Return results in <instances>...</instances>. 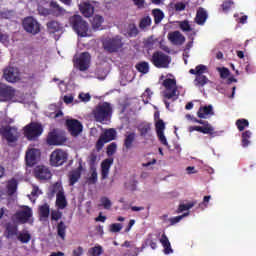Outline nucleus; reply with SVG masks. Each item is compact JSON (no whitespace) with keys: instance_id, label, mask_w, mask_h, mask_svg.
I'll return each instance as SVG.
<instances>
[{"instance_id":"nucleus-52","label":"nucleus","mask_w":256,"mask_h":256,"mask_svg":"<svg viewBox=\"0 0 256 256\" xmlns=\"http://www.w3.org/2000/svg\"><path fill=\"white\" fill-rule=\"evenodd\" d=\"M151 25V17L146 16L140 20L139 27L140 29H146V27H149Z\"/></svg>"},{"instance_id":"nucleus-35","label":"nucleus","mask_w":256,"mask_h":256,"mask_svg":"<svg viewBox=\"0 0 256 256\" xmlns=\"http://www.w3.org/2000/svg\"><path fill=\"white\" fill-rule=\"evenodd\" d=\"M66 233L67 225H65V222L60 221L57 225V235L62 241H65Z\"/></svg>"},{"instance_id":"nucleus-32","label":"nucleus","mask_w":256,"mask_h":256,"mask_svg":"<svg viewBox=\"0 0 256 256\" xmlns=\"http://www.w3.org/2000/svg\"><path fill=\"white\" fill-rule=\"evenodd\" d=\"M197 115L199 119H207V115H215V113L213 112V106L208 105V106L200 107L197 112Z\"/></svg>"},{"instance_id":"nucleus-44","label":"nucleus","mask_w":256,"mask_h":256,"mask_svg":"<svg viewBox=\"0 0 256 256\" xmlns=\"http://www.w3.org/2000/svg\"><path fill=\"white\" fill-rule=\"evenodd\" d=\"M88 255L90 256H101L103 255V247L98 245L90 248L88 250Z\"/></svg>"},{"instance_id":"nucleus-45","label":"nucleus","mask_w":256,"mask_h":256,"mask_svg":"<svg viewBox=\"0 0 256 256\" xmlns=\"http://www.w3.org/2000/svg\"><path fill=\"white\" fill-rule=\"evenodd\" d=\"M236 127L238 131H245L246 127H249V120L244 118L238 119L236 121Z\"/></svg>"},{"instance_id":"nucleus-15","label":"nucleus","mask_w":256,"mask_h":256,"mask_svg":"<svg viewBox=\"0 0 256 256\" xmlns=\"http://www.w3.org/2000/svg\"><path fill=\"white\" fill-rule=\"evenodd\" d=\"M26 165L28 167H33V165H37L41 159V150L37 148H30L26 151Z\"/></svg>"},{"instance_id":"nucleus-38","label":"nucleus","mask_w":256,"mask_h":256,"mask_svg":"<svg viewBox=\"0 0 256 256\" xmlns=\"http://www.w3.org/2000/svg\"><path fill=\"white\" fill-rule=\"evenodd\" d=\"M138 131L141 137H147L151 133V123H144L138 127Z\"/></svg>"},{"instance_id":"nucleus-12","label":"nucleus","mask_w":256,"mask_h":256,"mask_svg":"<svg viewBox=\"0 0 256 256\" xmlns=\"http://www.w3.org/2000/svg\"><path fill=\"white\" fill-rule=\"evenodd\" d=\"M3 78L8 83H17L21 81V72L17 67L8 66L3 70Z\"/></svg>"},{"instance_id":"nucleus-63","label":"nucleus","mask_w":256,"mask_h":256,"mask_svg":"<svg viewBox=\"0 0 256 256\" xmlns=\"http://www.w3.org/2000/svg\"><path fill=\"white\" fill-rule=\"evenodd\" d=\"M83 255V247L79 246L78 248L73 250V256H81Z\"/></svg>"},{"instance_id":"nucleus-7","label":"nucleus","mask_w":256,"mask_h":256,"mask_svg":"<svg viewBox=\"0 0 256 256\" xmlns=\"http://www.w3.org/2000/svg\"><path fill=\"white\" fill-rule=\"evenodd\" d=\"M151 63L157 69H167L171 63V58L161 51H156L152 54Z\"/></svg>"},{"instance_id":"nucleus-16","label":"nucleus","mask_w":256,"mask_h":256,"mask_svg":"<svg viewBox=\"0 0 256 256\" xmlns=\"http://www.w3.org/2000/svg\"><path fill=\"white\" fill-rule=\"evenodd\" d=\"M14 217L20 225H25V223H28L29 219L33 217V210L26 206L23 210L17 211Z\"/></svg>"},{"instance_id":"nucleus-21","label":"nucleus","mask_w":256,"mask_h":256,"mask_svg":"<svg viewBox=\"0 0 256 256\" xmlns=\"http://www.w3.org/2000/svg\"><path fill=\"white\" fill-rule=\"evenodd\" d=\"M67 141L64 136L57 134V132H50L47 136L48 145H63Z\"/></svg>"},{"instance_id":"nucleus-11","label":"nucleus","mask_w":256,"mask_h":256,"mask_svg":"<svg viewBox=\"0 0 256 256\" xmlns=\"http://www.w3.org/2000/svg\"><path fill=\"white\" fill-rule=\"evenodd\" d=\"M52 193L56 194V205L58 209H65L67 207V198H65V192L61 183L57 182L53 185Z\"/></svg>"},{"instance_id":"nucleus-62","label":"nucleus","mask_w":256,"mask_h":256,"mask_svg":"<svg viewBox=\"0 0 256 256\" xmlns=\"http://www.w3.org/2000/svg\"><path fill=\"white\" fill-rule=\"evenodd\" d=\"M185 3L183 2H178L175 4V11H185Z\"/></svg>"},{"instance_id":"nucleus-47","label":"nucleus","mask_w":256,"mask_h":256,"mask_svg":"<svg viewBox=\"0 0 256 256\" xmlns=\"http://www.w3.org/2000/svg\"><path fill=\"white\" fill-rule=\"evenodd\" d=\"M195 207V203L190 202L188 204H180L176 213H183V211H189V209H193Z\"/></svg>"},{"instance_id":"nucleus-17","label":"nucleus","mask_w":256,"mask_h":256,"mask_svg":"<svg viewBox=\"0 0 256 256\" xmlns=\"http://www.w3.org/2000/svg\"><path fill=\"white\" fill-rule=\"evenodd\" d=\"M90 64L91 54H89V52L81 53L79 58L76 60V66L78 67L79 71H87Z\"/></svg>"},{"instance_id":"nucleus-6","label":"nucleus","mask_w":256,"mask_h":256,"mask_svg":"<svg viewBox=\"0 0 256 256\" xmlns=\"http://www.w3.org/2000/svg\"><path fill=\"white\" fill-rule=\"evenodd\" d=\"M43 134V125L37 122H31L24 127V135L29 141H35L37 137Z\"/></svg>"},{"instance_id":"nucleus-54","label":"nucleus","mask_w":256,"mask_h":256,"mask_svg":"<svg viewBox=\"0 0 256 256\" xmlns=\"http://www.w3.org/2000/svg\"><path fill=\"white\" fill-rule=\"evenodd\" d=\"M179 27L182 31H186V32L192 31L191 24H189V21L187 20L180 22Z\"/></svg>"},{"instance_id":"nucleus-59","label":"nucleus","mask_w":256,"mask_h":256,"mask_svg":"<svg viewBox=\"0 0 256 256\" xmlns=\"http://www.w3.org/2000/svg\"><path fill=\"white\" fill-rule=\"evenodd\" d=\"M61 217H63V213L54 210L51 212V220L52 221H59V219H61Z\"/></svg>"},{"instance_id":"nucleus-40","label":"nucleus","mask_w":256,"mask_h":256,"mask_svg":"<svg viewBox=\"0 0 256 256\" xmlns=\"http://www.w3.org/2000/svg\"><path fill=\"white\" fill-rule=\"evenodd\" d=\"M200 125H203L202 129L208 130V132H202L204 135H213L215 133V128L209 124V121L200 120Z\"/></svg>"},{"instance_id":"nucleus-4","label":"nucleus","mask_w":256,"mask_h":256,"mask_svg":"<svg viewBox=\"0 0 256 256\" xmlns=\"http://www.w3.org/2000/svg\"><path fill=\"white\" fill-rule=\"evenodd\" d=\"M115 139H117V130L115 128L105 129L96 142L95 148L97 153L105 147V143H110V141H115Z\"/></svg>"},{"instance_id":"nucleus-26","label":"nucleus","mask_w":256,"mask_h":256,"mask_svg":"<svg viewBox=\"0 0 256 256\" xmlns=\"http://www.w3.org/2000/svg\"><path fill=\"white\" fill-rule=\"evenodd\" d=\"M168 39L173 45H183V43H185V36H183L179 31L168 33Z\"/></svg>"},{"instance_id":"nucleus-14","label":"nucleus","mask_w":256,"mask_h":256,"mask_svg":"<svg viewBox=\"0 0 256 256\" xmlns=\"http://www.w3.org/2000/svg\"><path fill=\"white\" fill-rule=\"evenodd\" d=\"M0 135L3 139H6L8 143H15L17 141V128L12 126H2L0 127Z\"/></svg>"},{"instance_id":"nucleus-64","label":"nucleus","mask_w":256,"mask_h":256,"mask_svg":"<svg viewBox=\"0 0 256 256\" xmlns=\"http://www.w3.org/2000/svg\"><path fill=\"white\" fill-rule=\"evenodd\" d=\"M146 47H148L149 49H151V47H153V45H155V40H153V38H148L146 40V43H145Z\"/></svg>"},{"instance_id":"nucleus-29","label":"nucleus","mask_w":256,"mask_h":256,"mask_svg":"<svg viewBox=\"0 0 256 256\" xmlns=\"http://www.w3.org/2000/svg\"><path fill=\"white\" fill-rule=\"evenodd\" d=\"M207 17V10H205V8L200 7L196 12L195 23H197V25H205Z\"/></svg>"},{"instance_id":"nucleus-34","label":"nucleus","mask_w":256,"mask_h":256,"mask_svg":"<svg viewBox=\"0 0 256 256\" xmlns=\"http://www.w3.org/2000/svg\"><path fill=\"white\" fill-rule=\"evenodd\" d=\"M104 21L105 18L103 16L96 14L91 20L93 31H97L103 25Z\"/></svg>"},{"instance_id":"nucleus-39","label":"nucleus","mask_w":256,"mask_h":256,"mask_svg":"<svg viewBox=\"0 0 256 256\" xmlns=\"http://www.w3.org/2000/svg\"><path fill=\"white\" fill-rule=\"evenodd\" d=\"M253 135V133L250 130H246L242 133V147H249V145L251 144V141H249L251 139V136Z\"/></svg>"},{"instance_id":"nucleus-43","label":"nucleus","mask_w":256,"mask_h":256,"mask_svg":"<svg viewBox=\"0 0 256 256\" xmlns=\"http://www.w3.org/2000/svg\"><path fill=\"white\" fill-rule=\"evenodd\" d=\"M233 5H235V2H233V0H224L221 4V9H222L223 13L230 12Z\"/></svg>"},{"instance_id":"nucleus-20","label":"nucleus","mask_w":256,"mask_h":256,"mask_svg":"<svg viewBox=\"0 0 256 256\" xmlns=\"http://www.w3.org/2000/svg\"><path fill=\"white\" fill-rule=\"evenodd\" d=\"M4 235L7 239L17 237L19 235V226L13 222L6 223Z\"/></svg>"},{"instance_id":"nucleus-24","label":"nucleus","mask_w":256,"mask_h":256,"mask_svg":"<svg viewBox=\"0 0 256 256\" xmlns=\"http://www.w3.org/2000/svg\"><path fill=\"white\" fill-rule=\"evenodd\" d=\"M15 97V89L10 86L0 88V101H11Z\"/></svg>"},{"instance_id":"nucleus-2","label":"nucleus","mask_w":256,"mask_h":256,"mask_svg":"<svg viewBox=\"0 0 256 256\" xmlns=\"http://www.w3.org/2000/svg\"><path fill=\"white\" fill-rule=\"evenodd\" d=\"M70 27L79 37H87L89 33V23L81 15H73L69 18Z\"/></svg>"},{"instance_id":"nucleus-22","label":"nucleus","mask_w":256,"mask_h":256,"mask_svg":"<svg viewBox=\"0 0 256 256\" xmlns=\"http://www.w3.org/2000/svg\"><path fill=\"white\" fill-rule=\"evenodd\" d=\"M49 7L50 15H52V17H63V15L67 13L65 8L61 7V5H59V3H57L56 1H51Z\"/></svg>"},{"instance_id":"nucleus-46","label":"nucleus","mask_w":256,"mask_h":256,"mask_svg":"<svg viewBox=\"0 0 256 256\" xmlns=\"http://www.w3.org/2000/svg\"><path fill=\"white\" fill-rule=\"evenodd\" d=\"M127 33L129 37H137V35H139V29L137 28V25L129 24Z\"/></svg>"},{"instance_id":"nucleus-10","label":"nucleus","mask_w":256,"mask_h":256,"mask_svg":"<svg viewBox=\"0 0 256 256\" xmlns=\"http://www.w3.org/2000/svg\"><path fill=\"white\" fill-rule=\"evenodd\" d=\"M103 47L105 51H108V53H117V51L123 47V41L119 36L114 38H106L103 41Z\"/></svg>"},{"instance_id":"nucleus-49","label":"nucleus","mask_w":256,"mask_h":256,"mask_svg":"<svg viewBox=\"0 0 256 256\" xmlns=\"http://www.w3.org/2000/svg\"><path fill=\"white\" fill-rule=\"evenodd\" d=\"M18 241L21 243H29L31 241V234H29V232L20 233L18 235Z\"/></svg>"},{"instance_id":"nucleus-33","label":"nucleus","mask_w":256,"mask_h":256,"mask_svg":"<svg viewBox=\"0 0 256 256\" xmlns=\"http://www.w3.org/2000/svg\"><path fill=\"white\" fill-rule=\"evenodd\" d=\"M19 185V182H17V179L12 178L7 182V194L11 197L12 195H15L17 193V187Z\"/></svg>"},{"instance_id":"nucleus-53","label":"nucleus","mask_w":256,"mask_h":256,"mask_svg":"<svg viewBox=\"0 0 256 256\" xmlns=\"http://www.w3.org/2000/svg\"><path fill=\"white\" fill-rule=\"evenodd\" d=\"M100 203H101L102 207H104V209H106V210L111 209V207L113 205L111 200H109V198H107L105 196L100 199Z\"/></svg>"},{"instance_id":"nucleus-42","label":"nucleus","mask_w":256,"mask_h":256,"mask_svg":"<svg viewBox=\"0 0 256 256\" xmlns=\"http://www.w3.org/2000/svg\"><path fill=\"white\" fill-rule=\"evenodd\" d=\"M88 165L90 169H95V165H97V151L93 150L87 159Z\"/></svg>"},{"instance_id":"nucleus-8","label":"nucleus","mask_w":256,"mask_h":256,"mask_svg":"<svg viewBox=\"0 0 256 256\" xmlns=\"http://www.w3.org/2000/svg\"><path fill=\"white\" fill-rule=\"evenodd\" d=\"M67 159H69V154L65 150L56 149L50 155V165L52 167H61V165L67 163Z\"/></svg>"},{"instance_id":"nucleus-58","label":"nucleus","mask_w":256,"mask_h":256,"mask_svg":"<svg viewBox=\"0 0 256 256\" xmlns=\"http://www.w3.org/2000/svg\"><path fill=\"white\" fill-rule=\"evenodd\" d=\"M151 95H153V92H151V89L147 88L142 95L145 103H147L148 101H151Z\"/></svg>"},{"instance_id":"nucleus-9","label":"nucleus","mask_w":256,"mask_h":256,"mask_svg":"<svg viewBox=\"0 0 256 256\" xmlns=\"http://www.w3.org/2000/svg\"><path fill=\"white\" fill-rule=\"evenodd\" d=\"M23 29L26 33H31V35H37L41 33V24L33 18L32 16H28L22 21Z\"/></svg>"},{"instance_id":"nucleus-19","label":"nucleus","mask_w":256,"mask_h":256,"mask_svg":"<svg viewBox=\"0 0 256 256\" xmlns=\"http://www.w3.org/2000/svg\"><path fill=\"white\" fill-rule=\"evenodd\" d=\"M34 176L41 181H47V179H51L52 174L49 168L45 166H37L34 169Z\"/></svg>"},{"instance_id":"nucleus-50","label":"nucleus","mask_w":256,"mask_h":256,"mask_svg":"<svg viewBox=\"0 0 256 256\" xmlns=\"http://www.w3.org/2000/svg\"><path fill=\"white\" fill-rule=\"evenodd\" d=\"M92 173L91 176L88 178L89 185H95L97 183V168H90Z\"/></svg>"},{"instance_id":"nucleus-51","label":"nucleus","mask_w":256,"mask_h":256,"mask_svg":"<svg viewBox=\"0 0 256 256\" xmlns=\"http://www.w3.org/2000/svg\"><path fill=\"white\" fill-rule=\"evenodd\" d=\"M37 11L42 17H48V15H51L50 8H45L43 5H38Z\"/></svg>"},{"instance_id":"nucleus-57","label":"nucleus","mask_w":256,"mask_h":256,"mask_svg":"<svg viewBox=\"0 0 256 256\" xmlns=\"http://www.w3.org/2000/svg\"><path fill=\"white\" fill-rule=\"evenodd\" d=\"M123 229V225L121 223H114L110 225V232L111 233H119Z\"/></svg>"},{"instance_id":"nucleus-48","label":"nucleus","mask_w":256,"mask_h":256,"mask_svg":"<svg viewBox=\"0 0 256 256\" xmlns=\"http://www.w3.org/2000/svg\"><path fill=\"white\" fill-rule=\"evenodd\" d=\"M106 153L108 157H112V155H115V153H117V143L112 142L111 144H109L107 146Z\"/></svg>"},{"instance_id":"nucleus-3","label":"nucleus","mask_w":256,"mask_h":256,"mask_svg":"<svg viewBox=\"0 0 256 256\" xmlns=\"http://www.w3.org/2000/svg\"><path fill=\"white\" fill-rule=\"evenodd\" d=\"M208 71L209 68H207V66L203 64H199L195 67V69L189 70L190 75H196L194 79V85L196 87H205V85L209 83V78L203 75L204 73H208Z\"/></svg>"},{"instance_id":"nucleus-31","label":"nucleus","mask_w":256,"mask_h":256,"mask_svg":"<svg viewBox=\"0 0 256 256\" xmlns=\"http://www.w3.org/2000/svg\"><path fill=\"white\" fill-rule=\"evenodd\" d=\"M50 213L51 208L47 203H44L43 205H40L38 207V215L40 217V221H45L46 219H49Z\"/></svg>"},{"instance_id":"nucleus-25","label":"nucleus","mask_w":256,"mask_h":256,"mask_svg":"<svg viewBox=\"0 0 256 256\" xmlns=\"http://www.w3.org/2000/svg\"><path fill=\"white\" fill-rule=\"evenodd\" d=\"M137 139V134L135 132H127L124 135L123 147L126 151L133 149V143Z\"/></svg>"},{"instance_id":"nucleus-1","label":"nucleus","mask_w":256,"mask_h":256,"mask_svg":"<svg viewBox=\"0 0 256 256\" xmlns=\"http://www.w3.org/2000/svg\"><path fill=\"white\" fill-rule=\"evenodd\" d=\"M92 115L97 123L105 124L111 121L113 115V108L109 102H103L98 104L92 111Z\"/></svg>"},{"instance_id":"nucleus-41","label":"nucleus","mask_w":256,"mask_h":256,"mask_svg":"<svg viewBox=\"0 0 256 256\" xmlns=\"http://www.w3.org/2000/svg\"><path fill=\"white\" fill-rule=\"evenodd\" d=\"M136 69L139 73H143V75H147L149 73V62H139L136 64Z\"/></svg>"},{"instance_id":"nucleus-37","label":"nucleus","mask_w":256,"mask_h":256,"mask_svg":"<svg viewBox=\"0 0 256 256\" xmlns=\"http://www.w3.org/2000/svg\"><path fill=\"white\" fill-rule=\"evenodd\" d=\"M152 15L154 17V23L159 25L163 19H165V14L161 11V9L156 8L152 10Z\"/></svg>"},{"instance_id":"nucleus-18","label":"nucleus","mask_w":256,"mask_h":256,"mask_svg":"<svg viewBox=\"0 0 256 256\" xmlns=\"http://www.w3.org/2000/svg\"><path fill=\"white\" fill-rule=\"evenodd\" d=\"M155 129L160 143L167 147L169 143L167 142V138L165 137V122L163 120H157L155 122Z\"/></svg>"},{"instance_id":"nucleus-36","label":"nucleus","mask_w":256,"mask_h":256,"mask_svg":"<svg viewBox=\"0 0 256 256\" xmlns=\"http://www.w3.org/2000/svg\"><path fill=\"white\" fill-rule=\"evenodd\" d=\"M79 179H81V170H72L69 173V185H75Z\"/></svg>"},{"instance_id":"nucleus-61","label":"nucleus","mask_w":256,"mask_h":256,"mask_svg":"<svg viewBox=\"0 0 256 256\" xmlns=\"http://www.w3.org/2000/svg\"><path fill=\"white\" fill-rule=\"evenodd\" d=\"M229 70L227 68H221L220 69V77L221 79H227L229 77Z\"/></svg>"},{"instance_id":"nucleus-30","label":"nucleus","mask_w":256,"mask_h":256,"mask_svg":"<svg viewBox=\"0 0 256 256\" xmlns=\"http://www.w3.org/2000/svg\"><path fill=\"white\" fill-rule=\"evenodd\" d=\"M46 27L48 33L50 34L60 33V31H63V26L61 25V23L55 20L47 22Z\"/></svg>"},{"instance_id":"nucleus-5","label":"nucleus","mask_w":256,"mask_h":256,"mask_svg":"<svg viewBox=\"0 0 256 256\" xmlns=\"http://www.w3.org/2000/svg\"><path fill=\"white\" fill-rule=\"evenodd\" d=\"M166 92L164 94L165 99H172V101H177L179 99V91L177 90V80L166 78L163 83Z\"/></svg>"},{"instance_id":"nucleus-23","label":"nucleus","mask_w":256,"mask_h":256,"mask_svg":"<svg viewBox=\"0 0 256 256\" xmlns=\"http://www.w3.org/2000/svg\"><path fill=\"white\" fill-rule=\"evenodd\" d=\"M79 10L84 17L89 18L93 15V13H95V6H93V4H91L89 1L82 2L79 5Z\"/></svg>"},{"instance_id":"nucleus-27","label":"nucleus","mask_w":256,"mask_h":256,"mask_svg":"<svg viewBox=\"0 0 256 256\" xmlns=\"http://www.w3.org/2000/svg\"><path fill=\"white\" fill-rule=\"evenodd\" d=\"M113 158H107L101 163V177L102 179H107L109 177V171L111 169V165H113Z\"/></svg>"},{"instance_id":"nucleus-60","label":"nucleus","mask_w":256,"mask_h":256,"mask_svg":"<svg viewBox=\"0 0 256 256\" xmlns=\"http://www.w3.org/2000/svg\"><path fill=\"white\" fill-rule=\"evenodd\" d=\"M79 99H81V101H84V103H87L91 101V95H89V93H81L79 94Z\"/></svg>"},{"instance_id":"nucleus-55","label":"nucleus","mask_w":256,"mask_h":256,"mask_svg":"<svg viewBox=\"0 0 256 256\" xmlns=\"http://www.w3.org/2000/svg\"><path fill=\"white\" fill-rule=\"evenodd\" d=\"M188 131H189L190 133H193V131H198V133H208L207 128H203V127H201V126H190V127L188 128Z\"/></svg>"},{"instance_id":"nucleus-13","label":"nucleus","mask_w":256,"mask_h":256,"mask_svg":"<svg viewBox=\"0 0 256 256\" xmlns=\"http://www.w3.org/2000/svg\"><path fill=\"white\" fill-rule=\"evenodd\" d=\"M65 125L72 137H79L83 133V124L77 119H67Z\"/></svg>"},{"instance_id":"nucleus-28","label":"nucleus","mask_w":256,"mask_h":256,"mask_svg":"<svg viewBox=\"0 0 256 256\" xmlns=\"http://www.w3.org/2000/svg\"><path fill=\"white\" fill-rule=\"evenodd\" d=\"M160 243L164 248L163 250L164 255H171V253H173V248H171V242H169V238L165 233L161 235Z\"/></svg>"},{"instance_id":"nucleus-56","label":"nucleus","mask_w":256,"mask_h":256,"mask_svg":"<svg viewBox=\"0 0 256 256\" xmlns=\"http://www.w3.org/2000/svg\"><path fill=\"white\" fill-rule=\"evenodd\" d=\"M189 215V213H185L181 216H175L173 218L168 219V221L170 222V225H176V223H179V221H181V219H183V217H187Z\"/></svg>"}]
</instances>
